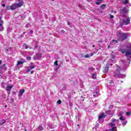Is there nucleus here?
Wrapping results in <instances>:
<instances>
[{
  "mask_svg": "<svg viewBox=\"0 0 131 131\" xmlns=\"http://www.w3.org/2000/svg\"><path fill=\"white\" fill-rule=\"evenodd\" d=\"M110 66H112V64H111Z\"/></svg>",
  "mask_w": 131,
  "mask_h": 131,
  "instance_id": "37998d69",
  "label": "nucleus"
},
{
  "mask_svg": "<svg viewBox=\"0 0 131 131\" xmlns=\"http://www.w3.org/2000/svg\"><path fill=\"white\" fill-rule=\"evenodd\" d=\"M121 13L122 14H125V13H127V10L125 8H123L121 10Z\"/></svg>",
  "mask_w": 131,
  "mask_h": 131,
  "instance_id": "ddd939ff",
  "label": "nucleus"
},
{
  "mask_svg": "<svg viewBox=\"0 0 131 131\" xmlns=\"http://www.w3.org/2000/svg\"><path fill=\"white\" fill-rule=\"evenodd\" d=\"M125 124H126V122H123L122 123V125H123V126H124V125H125Z\"/></svg>",
  "mask_w": 131,
  "mask_h": 131,
  "instance_id": "7c9ffc66",
  "label": "nucleus"
},
{
  "mask_svg": "<svg viewBox=\"0 0 131 131\" xmlns=\"http://www.w3.org/2000/svg\"><path fill=\"white\" fill-rule=\"evenodd\" d=\"M25 92V90L21 89L20 90V91L19 92V95L18 96H19L20 97H21V96L23 95V94H24V93Z\"/></svg>",
  "mask_w": 131,
  "mask_h": 131,
  "instance_id": "9b49d317",
  "label": "nucleus"
},
{
  "mask_svg": "<svg viewBox=\"0 0 131 131\" xmlns=\"http://www.w3.org/2000/svg\"><path fill=\"white\" fill-rule=\"evenodd\" d=\"M101 9H105L106 8V5L103 4L101 6Z\"/></svg>",
  "mask_w": 131,
  "mask_h": 131,
  "instance_id": "4be33fe9",
  "label": "nucleus"
},
{
  "mask_svg": "<svg viewBox=\"0 0 131 131\" xmlns=\"http://www.w3.org/2000/svg\"><path fill=\"white\" fill-rule=\"evenodd\" d=\"M5 122H6V121L4 119H3L1 120V121L0 122V124L3 125L4 124V123H5Z\"/></svg>",
  "mask_w": 131,
  "mask_h": 131,
  "instance_id": "6ab92c4d",
  "label": "nucleus"
},
{
  "mask_svg": "<svg viewBox=\"0 0 131 131\" xmlns=\"http://www.w3.org/2000/svg\"><path fill=\"white\" fill-rule=\"evenodd\" d=\"M126 115H127V116H129V115H130V114H131V113L129 112H127L126 113Z\"/></svg>",
  "mask_w": 131,
  "mask_h": 131,
  "instance_id": "a878e982",
  "label": "nucleus"
},
{
  "mask_svg": "<svg viewBox=\"0 0 131 131\" xmlns=\"http://www.w3.org/2000/svg\"><path fill=\"white\" fill-rule=\"evenodd\" d=\"M106 117V115L104 114H101L98 117V120H101V119H103Z\"/></svg>",
  "mask_w": 131,
  "mask_h": 131,
  "instance_id": "9d476101",
  "label": "nucleus"
},
{
  "mask_svg": "<svg viewBox=\"0 0 131 131\" xmlns=\"http://www.w3.org/2000/svg\"><path fill=\"white\" fill-rule=\"evenodd\" d=\"M24 62V60H18L17 63V68L20 69L21 67H23Z\"/></svg>",
  "mask_w": 131,
  "mask_h": 131,
  "instance_id": "6e6552de",
  "label": "nucleus"
},
{
  "mask_svg": "<svg viewBox=\"0 0 131 131\" xmlns=\"http://www.w3.org/2000/svg\"><path fill=\"white\" fill-rule=\"evenodd\" d=\"M68 25H69V23H68Z\"/></svg>",
  "mask_w": 131,
  "mask_h": 131,
  "instance_id": "a18cd8bd",
  "label": "nucleus"
},
{
  "mask_svg": "<svg viewBox=\"0 0 131 131\" xmlns=\"http://www.w3.org/2000/svg\"><path fill=\"white\" fill-rule=\"evenodd\" d=\"M54 65H56V66H58V61L56 60L54 62Z\"/></svg>",
  "mask_w": 131,
  "mask_h": 131,
  "instance_id": "bb28decb",
  "label": "nucleus"
},
{
  "mask_svg": "<svg viewBox=\"0 0 131 131\" xmlns=\"http://www.w3.org/2000/svg\"><path fill=\"white\" fill-rule=\"evenodd\" d=\"M0 72H2V68H0Z\"/></svg>",
  "mask_w": 131,
  "mask_h": 131,
  "instance_id": "ea45409f",
  "label": "nucleus"
},
{
  "mask_svg": "<svg viewBox=\"0 0 131 131\" xmlns=\"http://www.w3.org/2000/svg\"><path fill=\"white\" fill-rule=\"evenodd\" d=\"M3 24H4V20H2V16L0 15V31H3L4 30Z\"/></svg>",
  "mask_w": 131,
  "mask_h": 131,
  "instance_id": "1a4fd4ad",
  "label": "nucleus"
},
{
  "mask_svg": "<svg viewBox=\"0 0 131 131\" xmlns=\"http://www.w3.org/2000/svg\"><path fill=\"white\" fill-rule=\"evenodd\" d=\"M84 58H90V55L87 54L86 55L84 56Z\"/></svg>",
  "mask_w": 131,
  "mask_h": 131,
  "instance_id": "cd10ccee",
  "label": "nucleus"
},
{
  "mask_svg": "<svg viewBox=\"0 0 131 131\" xmlns=\"http://www.w3.org/2000/svg\"><path fill=\"white\" fill-rule=\"evenodd\" d=\"M77 126H79V124H78V125H77Z\"/></svg>",
  "mask_w": 131,
  "mask_h": 131,
  "instance_id": "de8ad7c7",
  "label": "nucleus"
},
{
  "mask_svg": "<svg viewBox=\"0 0 131 131\" xmlns=\"http://www.w3.org/2000/svg\"><path fill=\"white\" fill-rule=\"evenodd\" d=\"M91 55V56H94V53H92Z\"/></svg>",
  "mask_w": 131,
  "mask_h": 131,
  "instance_id": "4c0bfd02",
  "label": "nucleus"
},
{
  "mask_svg": "<svg viewBox=\"0 0 131 131\" xmlns=\"http://www.w3.org/2000/svg\"><path fill=\"white\" fill-rule=\"evenodd\" d=\"M93 48H95V45H93Z\"/></svg>",
  "mask_w": 131,
  "mask_h": 131,
  "instance_id": "79ce46f5",
  "label": "nucleus"
},
{
  "mask_svg": "<svg viewBox=\"0 0 131 131\" xmlns=\"http://www.w3.org/2000/svg\"><path fill=\"white\" fill-rule=\"evenodd\" d=\"M108 69H109V67H108V66H106L105 68V72L108 71Z\"/></svg>",
  "mask_w": 131,
  "mask_h": 131,
  "instance_id": "5701e85b",
  "label": "nucleus"
},
{
  "mask_svg": "<svg viewBox=\"0 0 131 131\" xmlns=\"http://www.w3.org/2000/svg\"><path fill=\"white\" fill-rule=\"evenodd\" d=\"M117 115L119 117H121V116H122V115H123V113L122 112H121L120 113H118Z\"/></svg>",
  "mask_w": 131,
  "mask_h": 131,
  "instance_id": "2eb2a0df",
  "label": "nucleus"
},
{
  "mask_svg": "<svg viewBox=\"0 0 131 131\" xmlns=\"http://www.w3.org/2000/svg\"><path fill=\"white\" fill-rule=\"evenodd\" d=\"M94 79H95V78H96L97 77V75L96 74V73H94L93 74H92V77Z\"/></svg>",
  "mask_w": 131,
  "mask_h": 131,
  "instance_id": "dca6fc26",
  "label": "nucleus"
},
{
  "mask_svg": "<svg viewBox=\"0 0 131 131\" xmlns=\"http://www.w3.org/2000/svg\"><path fill=\"white\" fill-rule=\"evenodd\" d=\"M82 101H84V99H83V100H82Z\"/></svg>",
  "mask_w": 131,
  "mask_h": 131,
  "instance_id": "09e8293b",
  "label": "nucleus"
},
{
  "mask_svg": "<svg viewBox=\"0 0 131 131\" xmlns=\"http://www.w3.org/2000/svg\"><path fill=\"white\" fill-rule=\"evenodd\" d=\"M100 2L101 1H98V2H96V5H100L101 4Z\"/></svg>",
  "mask_w": 131,
  "mask_h": 131,
  "instance_id": "c85d7f7f",
  "label": "nucleus"
},
{
  "mask_svg": "<svg viewBox=\"0 0 131 131\" xmlns=\"http://www.w3.org/2000/svg\"><path fill=\"white\" fill-rule=\"evenodd\" d=\"M29 49H31V47H29Z\"/></svg>",
  "mask_w": 131,
  "mask_h": 131,
  "instance_id": "49530a36",
  "label": "nucleus"
},
{
  "mask_svg": "<svg viewBox=\"0 0 131 131\" xmlns=\"http://www.w3.org/2000/svg\"><path fill=\"white\" fill-rule=\"evenodd\" d=\"M2 64V60H0V65Z\"/></svg>",
  "mask_w": 131,
  "mask_h": 131,
  "instance_id": "58836bf2",
  "label": "nucleus"
},
{
  "mask_svg": "<svg viewBox=\"0 0 131 131\" xmlns=\"http://www.w3.org/2000/svg\"><path fill=\"white\" fill-rule=\"evenodd\" d=\"M24 5V2L23 1H21L18 3H15L13 4L12 6H10L11 10H16V9H18V8H20Z\"/></svg>",
  "mask_w": 131,
  "mask_h": 131,
  "instance_id": "7ed1b4c3",
  "label": "nucleus"
},
{
  "mask_svg": "<svg viewBox=\"0 0 131 131\" xmlns=\"http://www.w3.org/2000/svg\"><path fill=\"white\" fill-rule=\"evenodd\" d=\"M30 34H32V33H33V31L30 30Z\"/></svg>",
  "mask_w": 131,
  "mask_h": 131,
  "instance_id": "2f4dec72",
  "label": "nucleus"
},
{
  "mask_svg": "<svg viewBox=\"0 0 131 131\" xmlns=\"http://www.w3.org/2000/svg\"><path fill=\"white\" fill-rule=\"evenodd\" d=\"M122 54H125L127 60H130L131 58V49H128L126 50H122Z\"/></svg>",
  "mask_w": 131,
  "mask_h": 131,
  "instance_id": "20e7f679",
  "label": "nucleus"
},
{
  "mask_svg": "<svg viewBox=\"0 0 131 131\" xmlns=\"http://www.w3.org/2000/svg\"><path fill=\"white\" fill-rule=\"evenodd\" d=\"M61 100H59L58 101H57V104H58V105H60V104H61Z\"/></svg>",
  "mask_w": 131,
  "mask_h": 131,
  "instance_id": "c756f323",
  "label": "nucleus"
},
{
  "mask_svg": "<svg viewBox=\"0 0 131 131\" xmlns=\"http://www.w3.org/2000/svg\"><path fill=\"white\" fill-rule=\"evenodd\" d=\"M34 72V71H31V72H30V74H33Z\"/></svg>",
  "mask_w": 131,
  "mask_h": 131,
  "instance_id": "72a5a7b5",
  "label": "nucleus"
},
{
  "mask_svg": "<svg viewBox=\"0 0 131 131\" xmlns=\"http://www.w3.org/2000/svg\"><path fill=\"white\" fill-rule=\"evenodd\" d=\"M114 18V16H113V15H111V18L112 19V18Z\"/></svg>",
  "mask_w": 131,
  "mask_h": 131,
  "instance_id": "c9c22d12",
  "label": "nucleus"
},
{
  "mask_svg": "<svg viewBox=\"0 0 131 131\" xmlns=\"http://www.w3.org/2000/svg\"><path fill=\"white\" fill-rule=\"evenodd\" d=\"M119 122V120L113 119L112 122L109 124L108 128L110 131H117L116 130V126L115 124H117Z\"/></svg>",
  "mask_w": 131,
  "mask_h": 131,
  "instance_id": "f257e3e1",
  "label": "nucleus"
},
{
  "mask_svg": "<svg viewBox=\"0 0 131 131\" xmlns=\"http://www.w3.org/2000/svg\"><path fill=\"white\" fill-rule=\"evenodd\" d=\"M12 88H13V86L8 85L6 87V91H7V92L11 91V90H12Z\"/></svg>",
  "mask_w": 131,
  "mask_h": 131,
  "instance_id": "f8f14e48",
  "label": "nucleus"
},
{
  "mask_svg": "<svg viewBox=\"0 0 131 131\" xmlns=\"http://www.w3.org/2000/svg\"><path fill=\"white\" fill-rule=\"evenodd\" d=\"M60 32L61 33H65V31L64 30H61Z\"/></svg>",
  "mask_w": 131,
  "mask_h": 131,
  "instance_id": "473e14b6",
  "label": "nucleus"
},
{
  "mask_svg": "<svg viewBox=\"0 0 131 131\" xmlns=\"http://www.w3.org/2000/svg\"><path fill=\"white\" fill-rule=\"evenodd\" d=\"M26 60H27L28 61H30V60H31V57H30V56L27 57Z\"/></svg>",
  "mask_w": 131,
  "mask_h": 131,
  "instance_id": "412c9836",
  "label": "nucleus"
},
{
  "mask_svg": "<svg viewBox=\"0 0 131 131\" xmlns=\"http://www.w3.org/2000/svg\"><path fill=\"white\" fill-rule=\"evenodd\" d=\"M2 6H3V7H6V5L3 4V5H2Z\"/></svg>",
  "mask_w": 131,
  "mask_h": 131,
  "instance_id": "e433bc0d",
  "label": "nucleus"
},
{
  "mask_svg": "<svg viewBox=\"0 0 131 131\" xmlns=\"http://www.w3.org/2000/svg\"><path fill=\"white\" fill-rule=\"evenodd\" d=\"M33 68H35V64L33 63H31L29 67H27V72H30L31 70L33 69Z\"/></svg>",
  "mask_w": 131,
  "mask_h": 131,
  "instance_id": "0eeeda50",
  "label": "nucleus"
},
{
  "mask_svg": "<svg viewBox=\"0 0 131 131\" xmlns=\"http://www.w3.org/2000/svg\"><path fill=\"white\" fill-rule=\"evenodd\" d=\"M116 43H117V40H113L111 41V45H112V46H114V45H116Z\"/></svg>",
  "mask_w": 131,
  "mask_h": 131,
  "instance_id": "4468645a",
  "label": "nucleus"
},
{
  "mask_svg": "<svg viewBox=\"0 0 131 131\" xmlns=\"http://www.w3.org/2000/svg\"><path fill=\"white\" fill-rule=\"evenodd\" d=\"M118 36L120 37V40H124L127 38V35L126 33L119 32L118 33Z\"/></svg>",
  "mask_w": 131,
  "mask_h": 131,
  "instance_id": "39448f33",
  "label": "nucleus"
},
{
  "mask_svg": "<svg viewBox=\"0 0 131 131\" xmlns=\"http://www.w3.org/2000/svg\"><path fill=\"white\" fill-rule=\"evenodd\" d=\"M115 77H118L119 78H124L125 75L120 74V67L117 66V69L115 72V75H114Z\"/></svg>",
  "mask_w": 131,
  "mask_h": 131,
  "instance_id": "f03ea898",
  "label": "nucleus"
},
{
  "mask_svg": "<svg viewBox=\"0 0 131 131\" xmlns=\"http://www.w3.org/2000/svg\"><path fill=\"white\" fill-rule=\"evenodd\" d=\"M126 19H122V25H128L130 23V18L129 17H127V15H126Z\"/></svg>",
  "mask_w": 131,
  "mask_h": 131,
  "instance_id": "423d86ee",
  "label": "nucleus"
},
{
  "mask_svg": "<svg viewBox=\"0 0 131 131\" xmlns=\"http://www.w3.org/2000/svg\"><path fill=\"white\" fill-rule=\"evenodd\" d=\"M23 49H28V46L26 44L24 45V46H23Z\"/></svg>",
  "mask_w": 131,
  "mask_h": 131,
  "instance_id": "f3484780",
  "label": "nucleus"
},
{
  "mask_svg": "<svg viewBox=\"0 0 131 131\" xmlns=\"http://www.w3.org/2000/svg\"><path fill=\"white\" fill-rule=\"evenodd\" d=\"M108 49H109V48H110V46H108Z\"/></svg>",
  "mask_w": 131,
  "mask_h": 131,
  "instance_id": "c03bdc74",
  "label": "nucleus"
},
{
  "mask_svg": "<svg viewBox=\"0 0 131 131\" xmlns=\"http://www.w3.org/2000/svg\"><path fill=\"white\" fill-rule=\"evenodd\" d=\"M7 94L8 95H9L10 94H11V91H7Z\"/></svg>",
  "mask_w": 131,
  "mask_h": 131,
  "instance_id": "f704fd0d",
  "label": "nucleus"
},
{
  "mask_svg": "<svg viewBox=\"0 0 131 131\" xmlns=\"http://www.w3.org/2000/svg\"><path fill=\"white\" fill-rule=\"evenodd\" d=\"M124 118L122 116L119 118V120H121L122 121H124Z\"/></svg>",
  "mask_w": 131,
  "mask_h": 131,
  "instance_id": "a211bd4d",
  "label": "nucleus"
},
{
  "mask_svg": "<svg viewBox=\"0 0 131 131\" xmlns=\"http://www.w3.org/2000/svg\"><path fill=\"white\" fill-rule=\"evenodd\" d=\"M123 4H124V5H126L127 4H128V1H125L123 2Z\"/></svg>",
  "mask_w": 131,
  "mask_h": 131,
  "instance_id": "393cba45",
  "label": "nucleus"
},
{
  "mask_svg": "<svg viewBox=\"0 0 131 131\" xmlns=\"http://www.w3.org/2000/svg\"><path fill=\"white\" fill-rule=\"evenodd\" d=\"M121 82H122V81H121Z\"/></svg>",
  "mask_w": 131,
  "mask_h": 131,
  "instance_id": "8fccbe9b",
  "label": "nucleus"
},
{
  "mask_svg": "<svg viewBox=\"0 0 131 131\" xmlns=\"http://www.w3.org/2000/svg\"><path fill=\"white\" fill-rule=\"evenodd\" d=\"M88 70H89V71H93V70H94V68L93 67H90L88 68Z\"/></svg>",
  "mask_w": 131,
  "mask_h": 131,
  "instance_id": "b1692460",
  "label": "nucleus"
},
{
  "mask_svg": "<svg viewBox=\"0 0 131 131\" xmlns=\"http://www.w3.org/2000/svg\"><path fill=\"white\" fill-rule=\"evenodd\" d=\"M38 129H39L40 130H43V127L41 126H39V127H38Z\"/></svg>",
  "mask_w": 131,
  "mask_h": 131,
  "instance_id": "aec40b11",
  "label": "nucleus"
},
{
  "mask_svg": "<svg viewBox=\"0 0 131 131\" xmlns=\"http://www.w3.org/2000/svg\"><path fill=\"white\" fill-rule=\"evenodd\" d=\"M40 56H41V55H40V54H39V55H38L39 57H40Z\"/></svg>",
  "mask_w": 131,
  "mask_h": 131,
  "instance_id": "a19ab883",
  "label": "nucleus"
}]
</instances>
